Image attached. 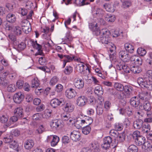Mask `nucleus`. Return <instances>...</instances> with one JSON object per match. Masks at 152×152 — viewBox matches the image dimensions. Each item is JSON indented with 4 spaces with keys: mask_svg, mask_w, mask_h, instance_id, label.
Returning <instances> with one entry per match:
<instances>
[{
    "mask_svg": "<svg viewBox=\"0 0 152 152\" xmlns=\"http://www.w3.org/2000/svg\"><path fill=\"white\" fill-rule=\"evenodd\" d=\"M58 80V78H57L56 77H53V78H52L50 81V84L52 85V86L54 85L57 82Z\"/></svg>",
    "mask_w": 152,
    "mask_h": 152,
    "instance_id": "nucleus-51",
    "label": "nucleus"
},
{
    "mask_svg": "<svg viewBox=\"0 0 152 152\" xmlns=\"http://www.w3.org/2000/svg\"><path fill=\"white\" fill-rule=\"evenodd\" d=\"M14 33L17 35H19L21 34V28L19 26H16L14 29Z\"/></svg>",
    "mask_w": 152,
    "mask_h": 152,
    "instance_id": "nucleus-52",
    "label": "nucleus"
},
{
    "mask_svg": "<svg viewBox=\"0 0 152 152\" xmlns=\"http://www.w3.org/2000/svg\"><path fill=\"white\" fill-rule=\"evenodd\" d=\"M70 137L71 139L74 141H78L81 139V134L78 131L73 130L70 133Z\"/></svg>",
    "mask_w": 152,
    "mask_h": 152,
    "instance_id": "nucleus-9",
    "label": "nucleus"
},
{
    "mask_svg": "<svg viewBox=\"0 0 152 152\" xmlns=\"http://www.w3.org/2000/svg\"><path fill=\"white\" fill-rule=\"evenodd\" d=\"M138 150L137 147L135 145H131L128 148V152H137Z\"/></svg>",
    "mask_w": 152,
    "mask_h": 152,
    "instance_id": "nucleus-34",
    "label": "nucleus"
},
{
    "mask_svg": "<svg viewBox=\"0 0 152 152\" xmlns=\"http://www.w3.org/2000/svg\"><path fill=\"white\" fill-rule=\"evenodd\" d=\"M106 9L107 11L110 12H113L115 10L114 6L110 4H108L107 6Z\"/></svg>",
    "mask_w": 152,
    "mask_h": 152,
    "instance_id": "nucleus-53",
    "label": "nucleus"
},
{
    "mask_svg": "<svg viewBox=\"0 0 152 152\" xmlns=\"http://www.w3.org/2000/svg\"><path fill=\"white\" fill-rule=\"evenodd\" d=\"M24 98L23 94L21 92H20L15 93L14 95L13 99L14 102L18 104L21 103Z\"/></svg>",
    "mask_w": 152,
    "mask_h": 152,
    "instance_id": "nucleus-7",
    "label": "nucleus"
},
{
    "mask_svg": "<svg viewBox=\"0 0 152 152\" xmlns=\"http://www.w3.org/2000/svg\"><path fill=\"white\" fill-rule=\"evenodd\" d=\"M114 128L116 130L121 131L123 129V124L121 123H116L114 125Z\"/></svg>",
    "mask_w": 152,
    "mask_h": 152,
    "instance_id": "nucleus-35",
    "label": "nucleus"
},
{
    "mask_svg": "<svg viewBox=\"0 0 152 152\" xmlns=\"http://www.w3.org/2000/svg\"><path fill=\"white\" fill-rule=\"evenodd\" d=\"M117 136V140L120 142H123L125 140V136L124 133L118 134Z\"/></svg>",
    "mask_w": 152,
    "mask_h": 152,
    "instance_id": "nucleus-37",
    "label": "nucleus"
},
{
    "mask_svg": "<svg viewBox=\"0 0 152 152\" xmlns=\"http://www.w3.org/2000/svg\"><path fill=\"white\" fill-rule=\"evenodd\" d=\"M105 20L110 22H114L115 19V17L114 15L110 14H107L104 16Z\"/></svg>",
    "mask_w": 152,
    "mask_h": 152,
    "instance_id": "nucleus-28",
    "label": "nucleus"
},
{
    "mask_svg": "<svg viewBox=\"0 0 152 152\" xmlns=\"http://www.w3.org/2000/svg\"><path fill=\"white\" fill-rule=\"evenodd\" d=\"M64 102V100L62 98H60L59 99L54 98L50 101V104L51 106L54 108H55Z\"/></svg>",
    "mask_w": 152,
    "mask_h": 152,
    "instance_id": "nucleus-11",
    "label": "nucleus"
},
{
    "mask_svg": "<svg viewBox=\"0 0 152 152\" xmlns=\"http://www.w3.org/2000/svg\"><path fill=\"white\" fill-rule=\"evenodd\" d=\"M37 48L36 49L38 50L37 52L36 53V55H44V53L42 50H41L42 46L40 45H36Z\"/></svg>",
    "mask_w": 152,
    "mask_h": 152,
    "instance_id": "nucleus-42",
    "label": "nucleus"
},
{
    "mask_svg": "<svg viewBox=\"0 0 152 152\" xmlns=\"http://www.w3.org/2000/svg\"><path fill=\"white\" fill-rule=\"evenodd\" d=\"M94 92L97 95H102L103 93V89L102 86L99 85L96 87L95 89Z\"/></svg>",
    "mask_w": 152,
    "mask_h": 152,
    "instance_id": "nucleus-26",
    "label": "nucleus"
},
{
    "mask_svg": "<svg viewBox=\"0 0 152 152\" xmlns=\"http://www.w3.org/2000/svg\"><path fill=\"white\" fill-rule=\"evenodd\" d=\"M84 85V81L81 79L77 78L74 80V85L76 88L79 90L82 89L83 88Z\"/></svg>",
    "mask_w": 152,
    "mask_h": 152,
    "instance_id": "nucleus-10",
    "label": "nucleus"
},
{
    "mask_svg": "<svg viewBox=\"0 0 152 152\" xmlns=\"http://www.w3.org/2000/svg\"><path fill=\"white\" fill-rule=\"evenodd\" d=\"M63 89V86L61 84H58L56 86L55 90L58 92H61Z\"/></svg>",
    "mask_w": 152,
    "mask_h": 152,
    "instance_id": "nucleus-60",
    "label": "nucleus"
},
{
    "mask_svg": "<svg viewBox=\"0 0 152 152\" xmlns=\"http://www.w3.org/2000/svg\"><path fill=\"white\" fill-rule=\"evenodd\" d=\"M102 36L100 37H98L100 42L102 44H108L110 41V31L108 30H104L102 32Z\"/></svg>",
    "mask_w": 152,
    "mask_h": 152,
    "instance_id": "nucleus-2",
    "label": "nucleus"
},
{
    "mask_svg": "<svg viewBox=\"0 0 152 152\" xmlns=\"http://www.w3.org/2000/svg\"><path fill=\"white\" fill-rule=\"evenodd\" d=\"M46 60L45 58L43 57L40 58L39 60V63L41 65H44L45 64Z\"/></svg>",
    "mask_w": 152,
    "mask_h": 152,
    "instance_id": "nucleus-64",
    "label": "nucleus"
},
{
    "mask_svg": "<svg viewBox=\"0 0 152 152\" xmlns=\"http://www.w3.org/2000/svg\"><path fill=\"white\" fill-rule=\"evenodd\" d=\"M18 116L15 115L11 117L10 119V123L8 124L7 126H9L12 124L13 123L17 121L18 120Z\"/></svg>",
    "mask_w": 152,
    "mask_h": 152,
    "instance_id": "nucleus-46",
    "label": "nucleus"
},
{
    "mask_svg": "<svg viewBox=\"0 0 152 152\" xmlns=\"http://www.w3.org/2000/svg\"><path fill=\"white\" fill-rule=\"evenodd\" d=\"M20 24L22 27L23 28L28 25H29V24H30V23L27 20H23L21 21Z\"/></svg>",
    "mask_w": 152,
    "mask_h": 152,
    "instance_id": "nucleus-63",
    "label": "nucleus"
},
{
    "mask_svg": "<svg viewBox=\"0 0 152 152\" xmlns=\"http://www.w3.org/2000/svg\"><path fill=\"white\" fill-rule=\"evenodd\" d=\"M104 11L102 9L98 8L96 9L94 14H96L97 16L101 17L104 15Z\"/></svg>",
    "mask_w": 152,
    "mask_h": 152,
    "instance_id": "nucleus-36",
    "label": "nucleus"
},
{
    "mask_svg": "<svg viewBox=\"0 0 152 152\" xmlns=\"http://www.w3.org/2000/svg\"><path fill=\"white\" fill-rule=\"evenodd\" d=\"M93 120L92 118L89 117H86L85 120H82V123H84L85 125L88 126L92 123Z\"/></svg>",
    "mask_w": 152,
    "mask_h": 152,
    "instance_id": "nucleus-29",
    "label": "nucleus"
},
{
    "mask_svg": "<svg viewBox=\"0 0 152 152\" xmlns=\"http://www.w3.org/2000/svg\"><path fill=\"white\" fill-rule=\"evenodd\" d=\"M7 21L11 23H14L16 20V17L15 15L12 13H9L6 17Z\"/></svg>",
    "mask_w": 152,
    "mask_h": 152,
    "instance_id": "nucleus-22",
    "label": "nucleus"
},
{
    "mask_svg": "<svg viewBox=\"0 0 152 152\" xmlns=\"http://www.w3.org/2000/svg\"><path fill=\"white\" fill-rule=\"evenodd\" d=\"M8 117L7 115H3L0 116V121L2 123H5L8 120Z\"/></svg>",
    "mask_w": 152,
    "mask_h": 152,
    "instance_id": "nucleus-49",
    "label": "nucleus"
},
{
    "mask_svg": "<svg viewBox=\"0 0 152 152\" xmlns=\"http://www.w3.org/2000/svg\"><path fill=\"white\" fill-rule=\"evenodd\" d=\"M70 142L69 138L67 136H64L62 138V142L65 145L68 144Z\"/></svg>",
    "mask_w": 152,
    "mask_h": 152,
    "instance_id": "nucleus-56",
    "label": "nucleus"
},
{
    "mask_svg": "<svg viewBox=\"0 0 152 152\" xmlns=\"http://www.w3.org/2000/svg\"><path fill=\"white\" fill-rule=\"evenodd\" d=\"M16 85L18 88L21 89L22 88L23 84V81L21 80H18L16 83Z\"/></svg>",
    "mask_w": 152,
    "mask_h": 152,
    "instance_id": "nucleus-61",
    "label": "nucleus"
},
{
    "mask_svg": "<svg viewBox=\"0 0 152 152\" xmlns=\"http://www.w3.org/2000/svg\"><path fill=\"white\" fill-rule=\"evenodd\" d=\"M16 87L15 85L10 84L7 87V90L9 92H13L16 89Z\"/></svg>",
    "mask_w": 152,
    "mask_h": 152,
    "instance_id": "nucleus-45",
    "label": "nucleus"
},
{
    "mask_svg": "<svg viewBox=\"0 0 152 152\" xmlns=\"http://www.w3.org/2000/svg\"><path fill=\"white\" fill-rule=\"evenodd\" d=\"M74 107V106L72 103L70 102H68L66 104L64 110L67 112H71L73 111Z\"/></svg>",
    "mask_w": 152,
    "mask_h": 152,
    "instance_id": "nucleus-15",
    "label": "nucleus"
},
{
    "mask_svg": "<svg viewBox=\"0 0 152 152\" xmlns=\"http://www.w3.org/2000/svg\"><path fill=\"white\" fill-rule=\"evenodd\" d=\"M34 145L33 141L31 139L27 140L24 143V147L25 148L28 150L31 149Z\"/></svg>",
    "mask_w": 152,
    "mask_h": 152,
    "instance_id": "nucleus-20",
    "label": "nucleus"
},
{
    "mask_svg": "<svg viewBox=\"0 0 152 152\" xmlns=\"http://www.w3.org/2000/svg\"><path fill=\"white\" fill-rule=\"evenodd\" d=\"M45 108V105L43 104H41L36 107V110L37 112H41Z\"/></svg>",
    "mask_w": 152,
    "mask_h": 152,
    "instance_id": "nucleus-62",
    "label": "nucleus"
},
{
    "mask_svg": "<svg viewBox=\"0 0 152 152\" xmlns=\"http://www.w3.org/2000/svg\"><path fill=\"white\" fill-rule=\"evenodd\" d=\"M18 143L15 142V140L12 141L9 144V146L10 148L15 150L17 152L19 151L18 149Z\"/></svg>",
    "mask_w": 152,
    "mask_h": 152,
    "instance_id": "nucleus-30",
    "label": "nucleus"
},
{
    "mask_svg": "<svg viewBox=\"0 0 152 152\" xmlns=\"http://www.w3.org/2000/svg\"><path fill=\"white\" fill-rule=\"evenodd\" d=\"M73 68L69 66H67L65 69L64 73L66 75H69L73 71Z\"/></svg>",
    "mask_w": 152,
    "mask_h": 152,
    "instance_id": "nucleus-40",
    "label": "nucleus"
},
{
    "mask_svg": "<svg viewBox=\"0 0 152 152\" xmlns=\"http://www.w3.org/2000/svg\"><path fill=\"white\" fill-rule=\"evenodd\" d=\"M152 146V145L148 142H145L144 144L142 145V148H144L145 150H147Z\"/></svg>",
    "mask_w": 152,
    "mask_h": 152,
    "instance_id": "nucleus-55",
    "label": "nucleus"
},
{
    "mask_svg": "<svg viewBox=\"0 0 152 152\" xmlns=\"http://www.w3.org/2000/svg\"><path fill=\"white\" fill-rule=\"evenodd\" d=\"M39 85L37 78H34L31 81V86L33 88H36Z\"/></svg>",
    "mask_w": 152,
    "mask_h": 152,
    "instance_id": "nucleus-33",
    "label": "nucleus"
},
{
    "mask_svg": "<svg viewBox=\"0 0 152 152\" xmlns=\"http://www.w3.org/2000/svg\"><path fill=\"white\" fill-rule=\"evenodd\" d=\"M72 40L73 37L70 33L69 32H67L64 38V41L66 42L70 43Z\"/></svg>",
    "mask_w": 152,
    "mask_h": 152,
    "instance_id": "nucleus-32",
    "label": "nucleus"
},
{
    "mask_svg": "<svg viewBox=\"0 0 152 152\" xmlns=\"http://www.w3.org/2000/svg\"><path fill=\"white\" fill-rule=\"evenodd\" d=\"M143 108L145 111H150L151 109V105L148 101H146L143 104Z\"/></svg>",
    "mask_w": 152,
    "mask_h": 152,
    "instance_id": "nucleus-31",
    "label": "nucleus"
},
{
    "mask_svg": "<svg viewBox=\"0 0 152 152\" xmlns=\"http://www.w3.org/2000/svg\"><path fill=\"white\" fill-rule=\"evenodd\" d=\"M61 124L60 121L57 120H52L50 123V127L54 130L56 129L59 127Z\"/></svg>",
    "mask_w": 152,
    "mask_h": 152,
    "instance_id": "nucleus-17",
    "label": "nucleus"
},
{
    "mask_svg": "<svg viewBox=\"0 0 152 152\" xmlns=\"http://www.w3.org/2000/svg\"><path fill=\"white\" fill-rule=\"evenodd\" d=\"M120 58L122 60L121 61L127 62L130 60V56L128 53L126 51L122 50H121L119 53Z\"/></svg>",
    "mask_w": 152,
    "mask_h": 152,
    "instance_id": "nucleus-6",
    "label": "nucleus"
},
{
    "mask_svg": "<svg viewBox=\"0 0 152 152\" xmlns=\"http://www.w3.org/2000/svg\"><path fill=\"white\" fill-rule=\"evenodd\" d=\"M112 142V138L110 136H107L104 138L103 143L101 145L102 148L104 150H107L110 148V144Z\"/></svg>",
    "mask_w": 152,
    "mask_h": 152,
    "instance_id": "nucleus-5",
    "label": "nucleus"
},
{
    "mask_svg": "<svg viewBox=\"0 0 152 152\" xmlns=\"http://www.w3.org/2000/svg\"><path fill=\"white\" fill-rule=\"evenodd\" d=\"M76 93L75 91L72 88L66 90L65 92V95L69 99H71L74 97Z\"/></svg>",
    "mask_w": 152,
    "mask_h": 152,
    "instance_id": "nucleus-13",
    "label": "nucleus"
},
{
    "mask_svg": "<svg viewBox=\"0 0 152 152\" xmlns=\"http://www.w3.org/2000/svg\"><path fill=\"white\" fill-rule=\"evenodd\" d=\"M30 25H28L26 26L23 27L22 29L23 31L26 34H28L29 32L31 31V28H29Z\"/></svg>",
    "mask_w": 152,
    "mask_h": 152,
    "instance_id": "nucleus-54",
    "label": "nucleus"
},
{
    "mask_svg": "<svg viewBox=\"0 0 152 152\" xmlns=\"http://www.w3.org/2000/svg\"><path fill=\"white\" fill-rule=\"evenodd\" d=\"M145 138L142 136H140L135 138V142L137 145H143L145 143Z\"/></svg>",
    "mask_w": 152,
    "mask_h": 152,
    "instance_id": "nucleus-19",
    "label": "nucleus"
},
{
    "mask_svg": "<svg viewBox=\"0 0 152 152\" xmlns=\"http://www.w3.org/2000/svg\"><path fill=\"white\" fill-rule=\"evenodd\" d=\"M12 137V136H9L4 137V142L6 143H11L13 141Z\"/></svg>",
    "mask_w": 152,
    "mask_h": 152,
    "instance_id": "nucleus-58",
    "label": "nucleus"
},
{
    "mask_svg": "<svg viewBox=\"0 0 152 152\" xmlns=\"http://www.w3.org/2000/svg\"><path fill=\"white\" fill-rule=\"evenodd\" d=\"M142 130H143V132L144 133H148L150 130L151 127L148 124L143 125L142 127Z\"/></svg>",
    "mask_w": 152,
    "mask_h": 152,
    "instance_id": "nucleus-38",
    "label": "nucleus"
},
{
    "mask_svg": "<svg viewBox=\"0 0 152 152\" xmlns=\"http://www.w3.org/2000/svg\"><path fill=\"white\" fill-rule=\"evenodd\" d=\"M71 115L69 113H67L66 114H63L61 115V117L64 120L67 121L69 119H70Z\"/></svg>",
    "mask_w": 152,
    "mask_h": 152,
    "instance_id": "nucleus-50",
    "label": "nucleus"
},
{
    "mask_svg": "<svg viewBox=\"0 0 152 152\" xmlns=\"http://www.w3.org/2000/svg\"><path fill=\"white\" fill-rule=\"evenodd\" d=\"M124 90L126 96L129 98L131 95L133 91V88L130 86L126 85L124 87Z\"/></svg>",
    "mask_w": 152,
    "mask_h": 152,
    "instance_id": "nucleus-14",
    "label": "nucleus"
},
{
    "mask_svg": "<svg viewBox=\"0 0 152 152\" xmlns=\"http://www.w3.org/2000/svg\"><path fill=\"white\" fill-rule=\"evenodd\" d=\"M113 86L114 88L118 91L122 92L124 91V86L120 83L118 82H115Z\"/></svg>",
    "mask_w": 152,
    "mask_h": 152,
    "instance_id": "nucleus-24",
    "label": "nucleus"
},
{
    "mask_svg": "<svg viewBox=\"0 0 152 152\" xmlns=\"http://www.w3.org/2000/svg\"><path fill=\"white\" fill-rule=\"evenodd\" d=\"M130 104L134 107H136L138 106L139 105L140 101L138 98L134 96L132 98L130 99Z\"/></svg>",
    "mask_w": 152,
    "mask_h": 152,
    "instance_id": "nucleus-18",
    "label": "nucleus"
},
{
    "mask_svg": "<svg viewBox=\"0 0 152 152\" xmlns=\"http://www.w3.org/2000/svg\"><path fill=\"white\" fill-rule=\"evenodd\" d=\"M50 138H53L51 142V145L52 146H56L59 141V137L56 135H52L50 136Z\"/></svg>",
    "mask_w": 152,
    "mask_h": 152,
    "instance_id": "nucleus-23",
    "label": "nucleus"
},
{
    "mask_svg": "<svg viewBox=\"0 0 152 152\" xmlns=\"http://www.w3.org/2000/svg\"><path fill=\"white\" fill-rule=\"evenodd\" d=\"M106 30L102 29L100 31L99 27L97 26L96 29H95L94 31H92L93 34L94 35H96V36H98V37H100V36H102V32L104 31V30Z\"/></svg>",
    "mask_w": 152,
    "mask_h": 152,
    "instance_id": "nucleus-27",
    "label": "nucleus"
},
{
    "mask_svg": "<svg viewBox=\"0 0 152 152\" xmlns=\"http://www.w3.org/2000/svg\"><path fill=\"white\" fill-rule=\"evenodd\" d=\"M91 130V127L88 126L86 125L82 129V132L84 134L87 135L90 133Z\"/></svg>",
    "mask_w": 152,
    "mask_h": 152,
    "instance_id": "nucleus-39",
    "label": "nucleus"
},
{
    "mask_svg": "<svg viewBox=\"0 0 152 152\" xmlns=\"http://www.w3.org/2000/svg\"><path fill=\"white\" fill-rule=\"evenodd\" d=\"M58 56L60 59H64L63 68H64L65 67L67 62H70L73 59L75 60H77V58L74 56H70L58 54Z\"/></svg>",
    "mask_w": 152,
    "mask_h": 152,
    "instance_id": "nucleus-3",
    "label": "nucleus"
},
{
    "mask_svg": "<svg viewBox=\"0 0 152 152\" xmlns=\"http://www.w3.org/2000/svg\"><path fill=\"white\" fill-rule=\"evenodd\" d=\"M124 48L126 50V51L130 53H133L134 48L130 44L126 43L124 44Z\"/></svg>",
    "mask_w": 152,
    "mask_h": 152,
    "instance_id": "nucleus-25",
    "label": "nucleus"
},
{
    "mask_svg": "<svg viewBox=\"0 0 152 152\" xmlns=\"http://www.w3.org/2000/svg\"><path fill=\"white\" fill-rule=\"evenodd\" d=\"M143 121L140 119H138L134 121L133 123V127L135 129H139L141 128L143 126Z\"/></svg>",
    "mask_w": 152,
    "mask_h": 152,
    "instance_id": "nucleus-16",
    "label": "nucleus"
},
{
    "mask_svg": "<svg viewBox=\"0 0 152 152\" xmlns=\"http://www.w3.org/2000/svg\"><path fill=\"white\" fill-rule=\"evenodd\" d=\"M20 134V131L17 129H13L11 132V134L12 137L18 136Z\"/></svg>",
    "mask_w": 152,
    "mask_h": 152,
    "instance_id": "nucleus-43",
    "label": "nucleus"
},
{
    "mask_svg": "<svg viewBox=\"0 0 152 152\" xmlns=\"http://www.w3.org/2000/svg\"><path fill=\"white\" fill-rule=\"evenodd\" d=\"M14 113L15 116L19 117H21L23 115V108L20 107L16 108L14 110Z\"/></svg>",
    "mask_w": 152,
    "mask_h": 152,
    "instance_id": "nucleus-21",
    "label": "nucleus"
},
{
    "mask_svg": "<svg viewBox=\"0 0 152 152\" xmlns=\"http://www.w3.org/2000/svg\"><path fill=\"white\" fill-rule=\"evenodd\" d=\"M134 63L137 66H139L142 64V59L140 57L138 56Z\"/></svg>",
    "mask_w": 152,
    "mask_h": 152,
    "instance_id": "nucleus-47",
    "label": "nucleus"
},
{
    "mask_svg": "<svg viewBox=\"0 0 152 152\" xmlns=\"http://www.w3.org/2000/svg\"><path fill=\"white\" fill-rule=\"evenodd\" d=\"M138 66H133L131 69V71H132L134 73H139L141 71V69L137 67Z\"/></svg>",
    "mask_w": 152,
    "mask_h": 152,
    "instance_id": "nucleus-48",
    "label": "nucleus"
},
{
    "mask_svg": "<svg viewBox=\"0 0 152 152\" xmlns=\"http://www.w3.org/2000/svg\"><path fill=\"white\" fill-rule=\"evenodd\" d=\"M83 124H84L82 123V120H81L80 121H76L75 123V125L77 129H80L82 128Z\"/></svg>",
    "mask_w": 152,
    "mask_h": 152,
    "instance_id": "nucleus-44",
    "label": "nucleus"
},
{
    "mask_svg": "<svg viewBox=\"0 0 152 152\" xmlns=\"http://www.w3.org/2000/svg\"><path fill=\"white\" fill-rule=\"evenodd\" d=\"M137 51L138 54L142 56H144L146 53L145 49L142 48H138Z\"/></svg>",
    "mask_w": 152,
    "mask_h": 152,
    "instance_id": "nucleus-41",
    "label": "nucleus"
},
{
    "mask_svg": "<svg viewBox=\"0 0 152 152\" xmlns=\"http://www.w3.org/2000/svg\"><path fill=\"white\" fill-rule=\"evenodd\" d=\"M137 82L142 87H145L150 91H152V81H147L145 79L139 77Z\"/></svg>",
    "mask_w": 152,
    "mask_h": 152,
    "instance_id": "nucleus-1",
    "label": "nucleus"
},
{
    "mask_svg": "<svg viewBox=\"0 0 152 152\" xmlns=\"http://www.w3.org/2000/svg\"><path fill=\"white\" fill-rule=\"evenodd\" d=\"M18 49L20 50H23L26 47V45L23 42L19 44L17 46Z\"/></svg>",
    "mask_w": 152,
    "mask_h": 152,
    "instance_id": "nucleus-57",
    "label": "nucleus"
},
{
    "mask_svg": "<svg viewBox=\"0 0 152 152\" xmlns=\"http://www.w3.org/2000/svg\"><path fill=\"white\" fill-rule=\"evenodd\" d=\"M87 102V99L84 96H79L76 100V104L77 106L82 107L85 106Z\"/></svg>",
    "mask_w": 152,
    "mask_h": 152,
    "instance_id": "nucleus-8",
    "label": "nucleus"
},
{
    "mask_svg": "<svg viewBox=\"0 0 152 152\" xmlns=\"http://www.w3.org/2000/svg\"><path fill=\"white\" fill-rule=\"evenodd\" d=\"M139 97L142 100L148 101L151 98V93L147 91H143L140 94Z\"/></svg>",
    "mask_w": 152,
    "mask_h": 152,
    "instance_id": "nucleus-12",
    "label": "nucleus"
},
{
    "mask_svg": "<svg viewBox=\"0 0 152 152\" xmlns=\"http://www.w3.org/2000/svg\"><path fill=\"white\" fill-rule=\"evenodd\" d=\"M125 62L121 61L116 65V68L119 70H122L126 73H129L131 71V69L128 64Z\"/></svg>",
    "mask_w": 152,
    "mask_h": 152,
    "instance_id": "nucleus-4",
    "label": "nucleus"
},
{
    "mask_svg": "<svg viewBox=\"0 0 152 152\" xmlns=\"http://www.w3.org/2000/svg\"><path fill=\"white\" fill-rule=\"evenodd\" d=\"M121 0L123 2V4L124 6V7H128L131 5V2L130 1H124V0Z\"/></svg>",
    "mask_w": 152,
    "mask_h": 152,
    "instance_id": "nucleus-59",
    "label": "nucleus"
}]
</instances>
